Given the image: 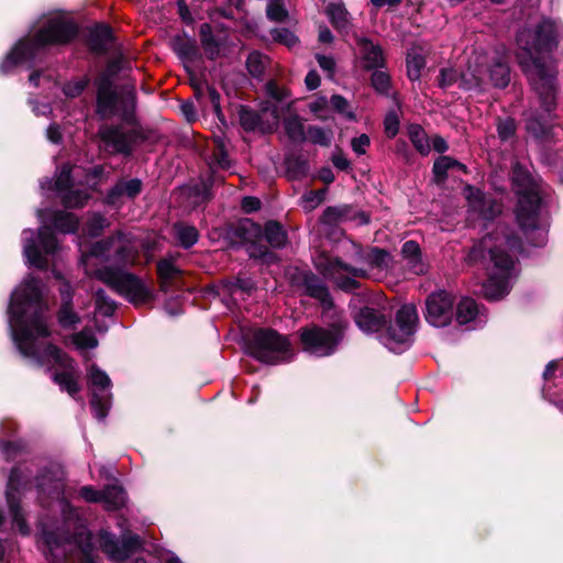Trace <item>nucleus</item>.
<instances>
[{"label":"nucleus","mask_w":563,"mask_h":563,"mask_svg":"<svg viewBox=\"0 0 563 563\" xmlns=\"http://www.w3.org/2000/svg\"><path fill=\"white\" fill-rule=\"evenodd\" d=\"M560 25L542 16L533 29L518 35L520 51L517 54L522 71L528 76L534 91L547 101L551 100L556 82V71L552 65V55L560 43Z\"/></svg>","instance_id":"obj_1"},{"label":"nucleus","mask_w":563,"mask_h":563,"mask_svg":"<svg viewBox=\"0 0 563 563\" xmlns=\"http://www.w3.org/2000/svg\"><path fill=\"white\" fill-rule=\"evenodd\" d=\"M48 305L43 297L38 280L30 278L13 291L8 307L12 339L19 352L31 358H40L37 338H49L46 322Z\"/></svg>","instance_id":"obj_2"},{"label":"nucleus","mask_w":563,"mask_h":563,"mask_svg":"<svg viewBox=\"0 0 563 563\" xmlns=\"http://www.w3.org/2000/svg\"><path fill=\"white\" fill-rule=\"evenodd\" d=\"M79 35V25L71 19L49 18L32 36L20 38L0 63L2 75L11 74L18 66H31L37 56L51 47L66 46Z\"/></svg>","instance_id":"obj_3"},{"label":"nucleus","mask_w":563,"mask_h":563,"mask_svg":"<svg viewBox=\"0 0 563 563\" xmlns=\"http://www.w3.org/2000/svg\"><path fill=\"white\" fill-rule=\"evenodd\" d=\"M509 180L517 197L515 214L518 227L528 235L540 227L542 198L530 170L519 161L511 164Z\"/></svg>","instance_id":"obj_4"},{"label":"nucleus","mask_w":563,"mask_h":563,"mask_svg":"<svg viewBox=\"0 0 563 563\" xmlns=\"http://www.w3.org/2000/svg\"><path fill=\"white\" fill-rule=\"evenodd\" d=\"M242 340L245 353L266 365L289 363L295 352L287 335L273 328H254L243 332Z\"/></svg>","instance_id":"obj_5"},{"label":"nucleus","mask_w":563,"mask_h":563,"mask_svg":"<svg viewBox=\"0 0 563 563\" xmlns=\"http://www.w3.org/2000/svg\"><path fill=\"white\" fill-rule=\"evenodd\" d=\"M350 327L343 312L334 311L327 327L309 323L298 331L301 350L317 357H329L339 351Z\"/></svg>","instance_id":"obj_6"},{"label":"nucleus","mask_w":563,"mask_h":563,"mask_svg":"<svg viewBox=\"0 0 563 563\" xmlns=\"http://www.w3.org/2000/svg\"><path fill=\"white\" fill-rule=\"evenodd\" d=\"M261 224L250 218H241L225 223L221 229V238L227 247L233 251L245 249L251 260L262 264L272 265L279 261V256L261 242Z\"/></svg>","instance_id":"obj_7"},{"label":"nucleus","mask_w":563,"mask_h":563,"mask_svg":"<svg viewBox=\"0 0 563 563\" xmlns=\"http://www.w3.org/2000/svg\"><path fill=\"white\" fill-rule=\"evenodd\" d=\"M498 233H488L481 241L475 243L468 252L470 262H478L489 255L494 266L504 273H510L515 266L512 256L507 252V249L514 252H522V240L515 233L503 235L499 243Z\"/></svg>","instance_id":"obj_8"},{"label":"nucleus","mask_w":563,"mask_h":563,"mask_svg":"<svg viewBox=\"0 0 563 563\" xmlns=\"http://www.w3.org/2000/svg\"><path fill=\"white\" fill-rule=\"evenodd\" d=\"M96 278L134 306H140L154 299L152 290L141 277L121 267L104 266L96 272Z\"/></svg>","instance_id":"obj_9"},{"label":"nucleus","mask_w":563,"mask_h":563,"mask_svg":"<svg viewBox=\"0 0 563 563\" xmlns=\"http://www.w3.org/2000/svg\"><path fill=\"white\" fill-rule=\"evenodd\" d=\"M419 321L415 305H402L393 320L378 335L379 341L391 352L400 354L409 349L413 342Z\"/></svg>","instance_id":"obj_10"},{"label":"nucleus","mask_w":563,"mask_h":563,"mask_svg":"<svg viewBox=\"0 0 563 563\" xmlns=\"http://www.w3.org/2000/svg\"><path fill=\"white\" fill-rule=\"evenodd\" d=\"M98 136L107 148H111V153L124 157L133 155L135 145L157 141V132L154 129L140 126L124 131L120 124L102 125L98 131Z\"/></svg>","instance_id":"obj_11"},{"label":"nucleus","mask_w":563,"mask_h":563,"mask_svg":"<svg viewBox=\"0 0 563 563\" xmlns=\"http://www.w3.org/2000/svg\"><path fill=\"white\" fill-rule=\"evenodd\" d=\"M556 89L558 85L555 82L553 96L549 101L538 95L543 109L532 110L526 114L525 129L537 142H549L554 137L555 118L552 114V109L555 107Z\"/></svg>","instance_id":"obj_12"},{"label":"nucleus","mask_w":563,"mask_h":563,"mask_svg":"<svg viewBox=\"0 0 563 563\" xmlns=\"http://www.w3.org/2000/svg\"><path fill=\"white\" fill-rule=\"evenodd\" d=\"M455 297L446 290L429 294L424 301L423 317L432 327L444 328L454 318Z\"/></svg>","instance_id":"obj_13"},{"label":"nucleus","mask_w":563,"mask_h":563,"mask_svg":"<svg viewBox=\"0 0 563 563\" xmlns=\"http://www.w3.org/2000/svg\"><path fill=\"white\" fill-rule=\"evenodd\" d=\"M291 286L302 289V294L320 301L324 310L334 309V300L327 284L311 269H296L290 276Z\"/></svg>","instance_id":"obj_14"},{"label":"nucleus","mask_w":563,"mask_h":563,"mask_svg":"<svg viewBox=\"0 0 563 563\" xmlns=\"http://www.w3.org/2000/svg\"><path fill=\"white\" fill-rule=\"evenodd\" d=\"M352 318L355 325L366 334H380L382 331L391 321L390 313H386L384 307H374L371 305H364L360 308H355L352 311Z\"/></svg>","instance_id":"obj_15"},{"label":"nucleus","mask_w":563,"mask_h":563,"mask_svg":"<svg viewBox=\"0 0 563 563\" xmlns=\"http://www.w3.org/2000/svg\"><path fill=\"white\" fill-rule=\"evenodd\" d=\"M143 181L140 178H120L107 192L103 203L112 208H121L123 198L134 200L143 191Z\"/></svg>","instance_id":"obj_16"},{"label":"nucleus","mask_w":563,"mask_h":563,"mask_svg":"<svg viewBox=\"0 0 563 563\" xmlns=\"http://www.w3.org/2000/svg\"><path fill=\"white\" fill-rule=\"evenodd\" d=\"M117 37L112 26L104 22H98L88 29L85 43L89 52L97 56H103L109 53V46L115 42Z\"/></svg>","instance_id":"obj_17"},{"label":"nucleus","mask_w":563,"mask_h":563,"mask_svg":"<svg viewBox=\"0 0 563 563\" xmlns=\"http://www.w3.org/2000/svg\"><path fill=\"white\" fill-rule=\"evenodd\" d=\"M486 85L496 89H505L511 81V69L505 56H495L486 64H482Z\"/></svg>","instance_id":"obj_18"},{"label":"nucleus","mask_w":563,"mask_h":563,"mask_svg":"<svg viewBox=\"0 0 563 563\" xmlns=\"http://www.w3.org/2000/svg\"><path fill=\"white\" fill-rule=\"evenodd\" d=\"M169 47L184 63H195L203 58L196 38L185 30L170 38Z\"/></svg>","instance_id":"obj_19"},{"label":"nucleus","mask_w":563,"mask_h":563,"mask_svg":"<svg viewBox=\"0 0 563 563\" xmlns=\"http://www.w3.org/2000/svg\"><path fill=\"white\" fill-rule=\"evenodd\" d=\"M355 43L360 48L365 70L380 69L386 66L384 51L379 44H374L369 37L358 35L355 36Z\"/></svg>","instance_id":"obj_20"},{"label":"nucleus","mask_w":563,"mask_h":563,"mask_svg":"<svg viewBox=\"0 0 563 563\" xmlns=\"http://www.w3.org/2000/svg\"><path fill=\"white\" fill-rule=\"evenodd\" d=\"M35 488L41 497L51 499L59 498L63 493V484L57 477L56 472L48 466L40 468L34 478Z\"/></svg>","instance_id":"obj_21"},{"label":"nucleus","mask_w":563,"mask_h":563,"mask_svg":"<svg viewBox=\"0 0 563 563\" xmlns=\"http://www.w3.org/2000/svg\"><path fill=\"white\" fill-rule=\"evenodd\" d=\"M261 242L266 241L269 250H282L288 244V233L277 220H267L261 225Z\"/></svg>","instance_id":"obj_22"},{"label":"nucleus","mask_w":563,"mask_h":563,"mask_svg":"<svg viewBox=\"0 0 563 563\" xmlns=\"http://www.w3.org/2000/svg\"><path fill=\"white\" fill-rule=\"evenodd\" d=\"M466 198L478 209L481 216L486 220H494L499 213L500 208L494 199L486 198L485 194L478 188L467 185Z\"/></svg>","instance_id":"obj_23"},{"label":"nucleus","mask_w":563,"mask_h":563,"mask_svg":"<svg viewBox=\"0 0 563 563\" xmlns=\"http://www.w3.org/2000/svg\"><path fill=\"white\" fill-rule=\"evenodd\" d=\"M401 256L407 261L408 269L415 275H423L428 267L422 260V251L417 241L408 240L401 246Z\"/></svg>","instance_id":"obj_24"},{"label":"nucleus","mask_w":563,"mask_h":563,"mask_svg":"<svg viewBox=\"0 0 563 563\" xmlns=\"http://www.w3.org/2000/svg\"><path fill=\"white\" fill-rule=\"evenodd\" d=\"M199 38L203 48L206 58L214 62L221 56L222 41L213 34L211 24L202 23L199 26Z\"/></svg>","instance_id":"obj_25"},{"label":"nucleus","mask_w":563,"mask_h":563,"mask_svg":"<svg viewBox=\"0 0 563 563\" xmlns=\"http://www.w3.org/2000/svg\"><path fill=\"white\" fill-rule=\"evenodd\" d=\"M124 234L122 231L117 230L111 235L101 239L92 244L86 251L81 252L80 261L86 263L88 258L95 257L100 258L103 257L113 247L117 241H121Z\"/></svg>","instance_id":"obj_26"},{"label":"nucleus","mask_w":563,"mask_h":563,"mask_svg":"<svg viewBox=\"0 0 563 563\" xmlns=\"http://www.w3.org/2000/svg\"><path fill=\"white\" fill-rule=\"evenodd\" d=\"M284 165L286 168V177L291 181L302 180L310 172L309 162L301 154H286Z\"/></svg>","instance_id":"obj_27"},{"label":"nucleus","mask_w":563,"mask_h":563,"mask_svg":"<svg viewBox=\"0 0 563 563\" xmlns=\"http://www.w3.org/2000/svg\"><path fill=\"white\" fill-rule=\"evenodd\" d=\"M120 96L117 90L99 91L96 96V114L100 119H108L118 111Z\"/></svg>","instance_id":"obj_28"},{"label":"nucleus","mask_w":563,"mask_h":563,"mask_svg":"<svg viewBox=\"0 0 563 563\" xmlns=\"http://www.w3.org/2000/svg\"><path fill=\"white\" fill-rule=\"evenodd\" d=\"M156 273L159 282V289L167 292L175 278L183 276L184 271L169 261H158Z\"/></svg>","instance_id":"obj_29"},{"label":"nucleus","mask_w":563,"mask_h":563,"mask_svg":"<svg viewBox=\"0 0 563 563\" xmlns=\"http://www.w3.org/2000/svg\"><path fill=\"white\" fill-rule=\"evenodd\" d=\"M459 86L463 90L483 89L486 79L483 76L482 65L468 66L466 71H460Z\"/></svg>","instance_id":"obj_30"},{"label":"nucleus","mask_w":563,"mask_h":563,"mask_svg":"<svg viewBox=\"0 0 563 563\" xmlns=\"http://www.w3.org/2000/svg\"><path fill=\"white\" fill-rule=\"evenodd\" d=\"M478 316V305L471 297H463L454 306V317L460 325L467 324Z\"/></svg>","instance_id":"obj_31"},{"label":"nucleus","mask_w":563,"mask_h":563,"mask_svg":"<svg viewBox=\"0 0 563 563\" xmlns=\"http://www.w3.org/2000/svg\"><path fill=\"white\" fill-rule=\"evenodd\" d=\"M121 102V120L129 124L134 125L136 123V106L137 96L134 87L126 89L120 97Z\"/></svg>","instance_id":"obj_32"},{"label":"nucleus","mask_w":563,"mask_h":563,"mask_svg":"<svg viewBox=\"0 0 563 563\" xmlns=\"http://www.w3.org/2000/svg\"><path fill=\"white\" fill-rule=\"evenodd\" d=\"M51 220L53 228L64 234L75 233L79 228L78 217L71 212L63 210L53 211Z\"/></svg>","instance_id":"obj_33"},{"label":"nucleus","mask_w":563,"mask_h":563,"mask_svg":"<svg viewBox=\"0 0 563 563\" xmlns=\"http://www.w3.org/2000/svg\"><path fill=\"white\" fill-rule=\"evenodd\" d=\"M175 238L184 250H189L199 240V231L195 225L176 222L173 227Z\"/></svg>","instance_id":"obj_34"},{"label":"nucleus","mask_w":563,"mask_h":563,"mask_svg":"<svg viewBox=\"0 0 563 563\" xmlns=\"http://www.w3.org/2000/svg\"><path fill=\"white\" fill-rule=\"evenodd\" d=\"M284 130L287 137L294 143H303L307 141L302 119L295 113L284 119Z\"/></svg>","instance_id":"obj_35"},{"label":"nucleus","mask_w":563,"mask_h":563,"mask_svg":"<svg viewBox=\"0 0 563 563\" xmlns=\"http://www.w3.org/2000/svg\"><path fill=\"white\" fill-rule=\"evenodd\" d=\"M99 544L101 551L108 555L110 560L120 562V558L123 553L120 552V542L112 532L100 530Z\"/></svg>","instance_id":"obj_36"},{"label":"nucleus","mask_w":563,"mask_h":563,"mask_svg":"<svg viewBox=\"0 0 563 563\" xmlns=\"http://www.w3.org/2000/svg\"><path fill=\"white\" fill-rule=\"evenodd\" d=\"M59 196L62 205L66 209L84 208L91 198L89 192L74 188L63 191L62 194H59Z\"/></svg>","instance_id":"obj_37"},{"label":"nucleus","mask_w":563,"mask_h":563,"mask_svg":"<svg viewBox=\"0 0 563 563\" xmlns=\"http://www.w3.org/2000/svg\"><path fill=\"white\" fill-rule=\"evenodd\" d=\"M23 254L26 257V263L40 271H46L48 267L47 258L41 253L37 244L33 239H29L24 245Z\"/></svg>","instance_id":"obj_38"},{"label":"nucleus","mask_w":563,"mask_h":563,"mask_svg":"<svg viewBox=\"0 0 563 563\" xmlns=\"http://www.w3.org/2000/svg\"><path fill=\"white\" fill-rule=\"evenodd\" d=\"M22 471L19 466L10 470L7 487L5 501H21Z\"/></svg>","instance_id":"obj_39"},{"label":"nucleus","mask_w":563,"mask_h":563,"mask_svg":"<svg viewBox=\"0 0 563 563\" xmlns=\"http://www.w3.org/2000/svg\"><path fill=\"white\" fill-rule=\"evenodd\" d=\"M102 493L104 494L102 503L107 504L109 508L118 510L124 507L126 492L122 486L117 484L107 485Z\"/></svg>","instance_id":"obj_40"},{"label":"nucleus","mask_w":563,"mask_h":563,"mask_svg":"<svg viewBox=\"0 0 563 563\" xmlns=\"http://www.w3.org/2000/svg\"><path fill=\"white\" fill-rule=\"evenodd\" d=\"M214 148L212 155L210 156V161L208 163H213L214 167H218L222 170H228L232 166V162L229 158V153L225 147V142L222 137L217 136L213 139Z\"/></svg>","instance_id":"obj_41"},{"label":"nucleus","mask_w":563,"mask_h":563,"mask_svg":"<svg viewBox=\"0 0 563 563\" xmlns=\"http://www.w3.org/2000/svg\"><path fill=\"white\" fill-rule=\"evenodd\" d=\"M239 121L242 129L246 132H254L262 123V115L249 106H240Z\"/></svg>","instance_id":"obj_42"},{"label":"nucleus","mask_w":563,"mask_h":563,"mask_svg":"<svg viewBox=\"0 0 563 563\" xmlns=\"http://www.w3.org/2000/svg\"><path fill=\"white\" fill-rule=\"evenodd\" d=\"M408 136L417 152H419L421 155L429 154L430 142L421 125L415 123L409 124Z\"/></svg>","instance_id":"obj_43"},{"label":"nucleus","mask_w":563,"mask_h":563,"mask_svg":"<svg viewBox=\"0 0 563 563\" xmlns=\"http://www.w3.org/2000/svg\"><path fill=\"white\" fill-rule=\"evenodd\" d=\"M56 318L60 328L65 330L76 329L81 322L80 316L74 310V305H59Z\"/></svg>","instance_id":"obj_44"},{"label":"nucleus","mask_w":563,"mask_h":563,"mask_svg":"<svg viewBox=\"0 0 563 563\" xmlns=\"http://www.w3.org/2000/svg\"><path fill=\"white\" fill-rule=\"evenodd\" d=\"M317 269L324 276L333 280L335 272L343 271L347 273L350 264L344 262L341 257H324V261L316 265Z\"/></svg>","instance_id":"obj_45"},{"label":"nucleus","mask_w":563,"mask_h":563,"mask_svg":"<svg viewBox=\"0 0 563 563\" xmlns=\"http://www.w3.org/2000/svg\"><path fill=\"white\" fill-rule=\"evenodd\" d=\"M37 238L46 255H53L58 251V240L52 227H41L37 231Z\"/></svg>","instance_id":"obj_46"},{"label":"nucleus","mask_w":563,"mask_h":563,"mask_svg":"<svg viewBox=\"0 0 563 563\" xmlns=\"http://www.w3.org/2000/svg\"><path fill=\"white\" fill-rule=\"evenodd\" d=\"M73 167L70 164H63L58 173L55 177L54 184L49 187V189L56 191L57 194H62L63 191L70 189L74 187V179L71 176Z\"/></svg>","instance_id":"obj_47"},{"label":"nucleus","mask_w":563,"mask_h":563,"mask_svg":"<svg viewBox=\"0 0 563 563\" xmlns=\"http://www.w3.org/2000/svg\"><path fill=\"white\" fill-rule=\"evenodd\" d=\"M53 382L57 384L62 390H65L69 396L75 397L80 391V385L69 371L56 372L53 375Z\"/></svg>","instance_id":"obj_48"},{"label":"nucleus","mask_w":563,"mask_h":563,"mask_svg":"<svg viewBox=\"0 0 563 563\" xmlns=\"http://www.w3.org/2000/svg\"><path fill=\"white\" fill-rule=\"evenodd\" d=\"M93 296L96 310L103 317H112L118 308L117 302L111 299L102 288L97 289Z\"/></svg>","instance_id":"obj_49"},{"label":"nucleus","mask_w":563,"mask_h":563,"mask_svg":"<svg viewBox=\"0 0 563 563\" xmlns=\"http://www.w3.org/2000/svg\"><path fill=\"white\" fill-rule=\"evenodd\" d=\"M7 505L12 519V525L18 528L19 532L22 536H29L31 533V528L27 525L26 519L24 517L21 501H11L7 503Z\"/></svg>","instance_id":"obj_50"},{"label":"nucleus","mask_w":563,"mask_h":563,"mask_svg":"<svg viewBox=\"0 0 563 563\" xmlns=\"http://www.w3.org/2000/svg\"><path fill=\"white\" fill-rule=\"evenodd\" d=\"M407 76L411 81H416L421 77V70L426 67V58L416 52H408L406 57Z\"/></svg>","instance_id":"obj_51"},{"label":"nucleus","mask_w":563,"mask_h":563,"mask_svg":"<svg viewBox=\"0 0 563 563\" xmlns=\"http://www.w3.org/2000/svg\"><path fill=\"white\" fill-rule=\"evenodd\" d=\"M540 0H517L515 10L519 20L526 23L534 19L539 13Z\"/></svg>","instance_id":"obj_52"},{"label":"nucleus","mask_w":563,"mask_h":563,"mask_svg":"<svg viewBox=\"0 0 563 563\" xmlns=\"http://www.w3.org/2000/svg\"><path fill=\"white\" fill-rule=\"evenodd\" d=\"M26 448L27 443L23 439L13 441L0 439V451L7 461L14 460L20 453L25 452Z\"/></svg>","instance_id":"obj_53"},{"label":"nucleus","mask_w":563,"mask_h":563,"mask_svg":"<svg viewBox=\"0 0 563 563\" xmlns=\"http://www.w3.org/2000/svg\"><path fill=\"white\" fill-rule=\"evenodd\" d=\"M451 156H439L432 166L433 181L437 185H443L448 180V173L451 169Z\"/></svg>","instance_id":"obj_54"},{"label":"nucleus","mask_w":563,"mask_h":563,"mask_svg":"<svg viewBox=\"0 0 563 563\" xmlns=\"http://www.w3.org/2000/svg\"><path fill=\"white\" fill-rule=\"evenodd\" d=\"M327 14L333 27L341 29L346 26L349 12L342 4L329 3Z\"/></svg>","instance_id":"obj_55"},{"label":"nucleus","mask_w":563,"mask_h":563,"mask_svg":"<svg viewBox=\"0 0 563 563\" xmlns=\"http://www.w3.org/2000/svg\"><path fill=\"white\" fill-rule=\"evenodd\" d=\"M44 352L60 367H64L65 369H71L74 367V358L63 352L56 344L47 343Z\"/></svg>","instance_id":"obj_56"},{"label":"nucleus","mask_w":563,"mask_h":563,"mask_svg":"<svg viewBox=\"0 0 563 563\" xmlns=\"http://www.w3.org/2000/svg\"><path fill=\"white\" fill-rule=\"evenodd\" d=\"M373 74L371 76V85L374 88V90L382 95V96H388L389 90L391 87V78L389 74L386 71H382L379 69H373Z\"/></svg>","instance_id":"obj_57"},{"label":"nucleus","mask_w":563,"mask_h":563,"mask_svg":"<svg viewBox=\"0 0 563 563\" xmlns=\"http://www.w3.org/2000/svg\"><path fill=\"white\" fill-rule=\"evenodd\" d=\"M74 543L78 548L81 558L93 555L92 532L89 530L77 531L74 534Z\"/></svg>","instance_id":"obj_58"},{"label":"nucleus","mask_w":563,"mask_h":563,"mask_svg":"<svg viewBox=\"0 0 563 563\" xmlns=\"http://www.w3.org/2000/svg\"><path fill=\"white\" fill-rule=\"evenodd\" d=\"M272 38L275 43L291 48L300 43L299 37L287 27H274L271 30Z\"/></svg>","instance_id":"obj_59"},{"label":"nucleus","mask_w":563,"mask_h":563,"mask_svg":"<svg viewBox=\"0 0 563 563\" xmlns=\"http://www.w3.org/2000/svg\"><path fill=\"white\" fill-rule=\"evenodd\" d=\"M496 128H497L498 137L503 142H506L516 135L517 122L511 117H506V118L497 117Z\"/></svg>","instance_id":"obj_60"},{"label":"nucleus","mask_w":563,"mask_h":563,"mask_svg":"<svg viewBox=\"0 0 563 563\" xmlns=\"http://www.w3.org/2000/svg\"><path fill=\"white\" fill-rule=\"evenodd\" d=\"M142 548V539L139 534H129L122 539L120 544V552L123 553L120 558V563L125 562L131 554Z\"/></svg>","instance_id":"obj_61"},{"label":"nucleus","mask_w":563,"mask_h":563,"mask_svg":"<svg viewBox=\"0 0 563 563\" xmlns=\"http://www.w3.org/2000/svg\"><path fill=\"white\" fill-rule=\"evenodd\" d=\"M108 225L109 222L103 214L93 213V216L87 221L86 231L88 236L96 239L101 236Z\"/></svg>","instance_id":"obj_62"},{"label":"nucleus","mask_w":563,"mask_h":563,"mask_svg":"<svg viewBox=\"0 0 563 563\" xmlns=\"http://www.w3.org/2000/svg\"><path fill=\"white\" fill-rule=\"evenodd\" d=\"M246 69L253 78H261L265 73L263 55L258 51H253L246 58Z\"/></svg>","instance_id":"obj_63"},{"label":"nucleus","mask_w":563,"mask_h":563,"mask_svg":"<svg viewBox=\"0 0 563 563\" xmlns=\"http://www.w3.org/2000/svg\"><path fill=\"white\" fill-rule=\"evenodd\" d=\"M189 196L198 199L195 201L196 207L208 203L213 199L212 190L202 180L190 187Z\"/></svg>","instance_id":"obj_64"}]
</instances>
